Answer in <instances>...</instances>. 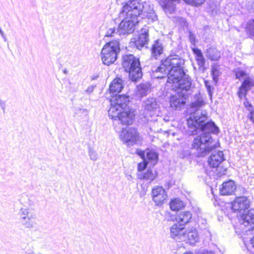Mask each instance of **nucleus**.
<instances>
[{
	"label": "nucleus",
	"mask_w": 254,
	"mask_h": 254,
	"mask_svg": "<svg viewBox=\"0 0 254 254\" xmlns=\"http://www.w3.org/2000/svg\"><path fill=\"white\" fill-rule=\"evenodd\" d=\"M143 4L138 0H129L123 6L121 13L126 16L119 26L123 30L128 31L138 22L137 17L142 13Z\"/></svg>",
	"instance_id": "obj_4"
},
{
	"label": "nucleus",
	"mask_w": 254,
	"mask_h": 254,
	"mask_svg": "<svg viewBox=\"0 0 254 254\" xmlns=\"http://www.w3.org/2000/svg\"><path fill=\"white\" fill-rule=\"evenodd\" d=\"M122 66L128 73L132 81H136L142 77V70L139 59L133 54H126L122 58Z\"/></svg>",
	"instance_id": "obj_5"
},
{
	"label": "nucleus",
	"mask_w": 254,
	"mask_h": 254,
	"mask_svg": "<svg viewBox=\"0 0 254 254\" xmlns=\"http://www.w3.org/2000/svg\"><path fill=\"white\" fill-rule=\"evenodd\" d=\"M170 208L173 211H178L185 207V203L178 198L172 199L169 203Z\"/></svg>",
	"instance_id": "obj_24"
},
{
	"label": "nucleus",
	"mask_w": 254,
	"mask_h": 254,
	"mask_svg": "<svg viewBox=\"0 0 254 254\" xmlns=\"http://www.w3.org/2000/svg\"><path fill=\"white\" fill-rule=\"evenodd\" d=\"M151 195L155 205L158 206H162L168 199L167 191L163 187L160 186L152 189Z\"/></svg>",
	"instance_id": "obj_9"
},
{
	"label": "nucleus",
	"mask_w": 254,
	"mask_h": 254,
	"mask_svg": "<svg viewBox=\"0 0 254 254\" xmlns=\"http://www.w3.org/2000/svg\"><path fill=\"white\" fill-rule=\"evenodd\" d=\"M110 30L111 31V32L110 33H109V32H107L105 35L106 37H111L113 36V34L115 33V29H111Z\"/></svg>",
	"instance_id": "obj_35"
},
{
	"label": "nucleus",
	"mask_w": 254,
	"mask_h": 254,
	"mask_svg": "<svg viewBox=\"0 0 254 254\" xmlns=\"http://www.w3.org/2000/svg\"><path fill=\"white\" fill-rule=\"evenodd\" d=\"M192 51L195 55V61L199 68L204 69L205 60L201 50L197 48H192Z\"/></svg>",
	"instance_id": "obj_21"
},
{
	"label": "nucleus",
	"mask_w": 254,
	"mask_h": 254,
	"mask_svg": "<svg viewBox=\"0 0 254 254\" xmlns=\"http://www.w3.org/2000/svg\"><path fill=\"white\" fill-rule=\"evenodd\" d=\"M163 52L164 48L162 44L158 40L155 41L151 48L152 57L157 59L163 54Z\"/></svg>",
	"instance_id": "obj_16"
},
{
	"label": "nucleus",
	"mask_w": 254,
	"mask_h": 254,
	"mask_svg": "<svg viewBox=\"0 0 254 254\" xmlns=\"http://www.w3.org/2000/svg\"><path fill=\"white\" fill-rule=\"evenodd\" d=\"M179 0H159L158 3L164 10H169L174 7L173 2Z\"/></svg>",
	"instance_id": "obj_25"
},
{
	"label": "nucleus",
	"mask_w": 254,
	"mask_h": 254,
	"mask_svg": "<svg viewBox=\"0 0 254 254\" xmlns=\"http://www.w3.org/2000/svg\"><path fill=\"white\" fill-rule=\"evenodd\" d=\"M190 41L191 43H193V44H195V40L194 38H190Z\"/></svg>",
	"instance_id": "obj_37"
},
{
	"label": "nucleus",
	"mask_w": 254,
	"mask_h": 254,
	"mask_svg": "<svg viewBox=\"0 0 254 254\" xmlns=\"http://www.w3.org/2000/svg\"><path fill=\"white\" fill-rule=\"evenodd\" d=\"M244 98L245 99L244 102L245 107L249 111H250L251 110L254 109L252 103L248 100V98L246 97Z\"/></svg>",
	"instance_id": "obj_31"
},
{
	"label": "nucleus",
	"mask_w": 254,
	"mask_h": 254,
	"mask_svg": "<svg viewBox=\"0 0 254 254\" xmlns=\"http://www.w3.org/2000/svg\"><path fill=\"white\" fill-rule=\"evenodd\" d=\"M204 105V102L202 100H198L193 102H192L190 107L191 108L195 109L196 110L198 109Z\"/></svg>",
	"instance_id": "obj_28"
},
{
	"label": "nucleus",
	"mask_w": 254,
	"mask_h": 254,
	"mask_svg": "<svg viewBox=\"0 0 254 254\" xmlns=\"http://www.w3.org/2000/svg\"><path fill=\"white\" fill-rule=\"evenodd\" d=\"M21 223L25 228H30L33 227L35 223L34 219L28 216L27 211H22L21 214Z\"/></svg>",
	"instance_id": "obj_23"
},
{
	"label": "nucleus",
	"mask_w": 254,
	"mask_h": 254,
	"mask_svg": "<svg viewBox=\"0 0 254 254\" xmlns=\"http://www.w3.org/2000/svg\"><path fill=\"white\" fill-rule=\"evenodd\" d=\"M145 161L151 166L155 165L158 161V154L153 150L147 149Z\"/></svg>",
	"instance_id": "obj_22"
},
{
	"label": "nucleus",
	"mask_w": 254,
	"mask_h": 254,
	"mask_svg": "<svg viewBox=\"0 0 254 254\" xmlns=\"http://www.w3.org/2000/svg\"><path fill=\"white\" fill-rule=\"evenodd\" d=\"M123 87V80L120 77H116L111 82L109 91L113 94H117L122 91Z\"/></svg>",
	"instance_id": "obj_15"
},
{
	"label": "nucleus",
	"mask_w": 254,
	"mask_h": 254,
	"mask_svg": "<svg viewBox=\"0 0 254 254\" xmlns=\"http://www.w3.org/2000/svg\"><path fill=\"white\" fill-rule=\"evenodd\" d=\"M119 137L120 139L127 145H134L141 140L139 132L135 127L123 128Z\"/></svg>",
	"instance_id": "obj_8"
},
{
	"label": "nucleus",
	"mask_w": 254,
	"mask_h": 254,
	"mask_svg": "<svg viewBox=\"0 0 254 254\" xmlns=\"http://www.w3.org/2000/svg\"><path fill=\"white\" fill-rule=\"evenodd\" d=\"M237 190V185L232 180L224 182L219 189V193L221 195L227 196L235 194Z\"/></svg>",
	"instance_id": "obj_13"
},
{
	"label": "nucleus",
	"mask_w": 254,
	"mask_h": 254,
	"mask_svg": "<svg viewBox=\"0 0 254 254\" xmlns=\"http://www.w3.org/2000/svg\"><path fill=\"white\" fill-rule=\"evenodd\" d=\"M198 239V234L196 229H192L189 231L186 230L185 236L182 241H187L190 244H193L197 242Z\"/></svg>",
	"instance_id": "obj_19"
},
{
	"label": "nucleus",
	"mask_w": 254,
	"mask_h": 254,
	"mask_svg": "<svg viewBox=\"0 0 254 254\" xmlns=\"http://www.w3.org/2000/svg\"><path fill=\"white\" fill-rule=\"evenodd\" d=\"M251 201L248 197L245 196H236L231 202V208L234 212H242L249 209L250 207Z\"/></svg>",
	"instance_id": "obj_10"
},
{
	"label": "nucleus",
	"mask_w": 254,
	"mask_h": 254,
	"mask_svg": "<svg viewBox=\"0 0 254 254\" xmlns=\"http://www.w3.org/2000/svg\"><path fill=\"white\" fill-rule=\"evenodd\" d=\"M224 160V155L221 151L212 154L207 160L208 165L210 168L215 169L216 174L219 177L225 175L227 170V168L222 165Z\"/></svg>",
	"instance_id": "obj_7"
},
{
	"label": "nucleus",
	"mask_w": 254,
	"mask_h": 254,
	"mask_svg": "<svg viewBox=\"0 0 254 254\" xmlns=\"http://www.w3.org/2000/svg\"><path fill=\"white\" fill-rule=\"evenodd\" d=\"M183 254H193L192 252H187Z\"/></svg>",
	"instance_id": "obj_38"
},
{
	"label": "nucleus",
	"mask_w": 254,
	"mask_h": 254,
	"mask_svg": "<svg viewBox=\"0 0 254 254\" xmlns=\"http://www.w3.org/2000/svg\"><path fill=\"white\" fill-rule=\"evenodd\" d=\"M204 84L206 86V88L207 89V90L209 93V95H211L212 93V88L211 86L208 84V81H205Z\"/></svg>",
	"instance_id": "obj_33"
},
{
	"label": "nucleus",
	"mask_w": 254,
	"mask_h": 254,
	"mask_svg": "<svg viewBox=\"0 0 254 254\" xmlns=\"http://www.w3.org/2000/svg\"><path fill=\"white\" fill-rule=\"evenodd\" d=\"M148 42V32L144 31L139 34L137 38L135 39L133 43L135 47L140 49L144 45L147 44Z\"/></svg>",
	"instance_id": "obj_17"
},
{
	"label": "nucleus",
	"mask_w": 254,
	"mask_h": 254,
	"mask_svg": "<svg viewBox=\"0 0 254 254\" xmlns=\"http://www.w3.org/2000/svg\"><path fill=\"white\" fill-rule=\"evenodd\" d=\"M185 61L179 55L171 54L160 61L156 71L167 75V83L176 86L175 94L170 97V107L180 110L186 105L189 96L187 92L190 89V78L184 69Z\"/></svg>",
	"instance_id": "obj_1"
},
{
	"label": "nucleus",
	"mask_w": 254,
	"mask_h": 254,
	"mask_svg": "<svg viewBox=\"0 0 254 254\" xmlns=\"http://www.w3.org/2000/svg\"><path fill=\"white\" fill-rule=\"evenodd\" d=\"M185 231V226L179 223L176 222L170 227L171 237L176 241H182Z\"/></svg>",
	"instance_id": "obj_14"
},
{
	"label": "nucleus",
	"mask_w": 254,
	"mask_h": 254,
	"mask_svg": "<svg viewBox=\"0 0 254 254\" xmlns=\"http://www.w3.org/2000/svg\"><path fill=\"white\" fill-rule=\"evenodd\" d=\"M158 176V173L157 171H153L148 168L145 172L138 175V178L140 180H146L149 181V182H152L155 180Z\"/></svg>",
	"instance_id": "obj_18"
},
{
	"label": "nucleus",
	"mask_w": 254,
	"mask_h": 254,
	"mask_svg": "<svg viewBox=\"0 0 254 254\" xmlns=\"http://www.w3.org/2000/svg\"><path fill=\"white\" fill-rule=\"evenodd\" d=\"M64 73H66V70H64Z\"/></svg>",
	"instance_id": "obj_39"
},
{
	"label": "nucleus",
	"mask_w": 254,
	"mask_h": 254,
	"mask_svg": "<svg viewBox=\"0 0 254 254\" xmlns=\"http://www.w3.org/2000/svg\"><path fill=\"white\" fill-rule=\"evenodd\" d=\"M120 43L119 39H114L106 43L101 51V57L104 64L109 65L117 60L120 52Z\"/></svg>",
	"instance_id": "obj_6"
},
{
	"label": "nucleus",
	"mask_w": 254,
	"mask_h": 254,
	"mask_svg": "<svg viewBox=\"0 0 254 254\" xmlns=\"http://www.w3.org/2000/svg\"><path fill=\"white\" fill-rule=\"evenodd\" d=\"M254 87V79L251 76L246 77L238 88L237 95L240 99L247 96L248 91Z\"/></svg>",
	"instance_id": "obj_12"
},
{
	"label": "nucleus",
	"mask_w": 254,
	"mask_h": 254,
	"mask_svg": "<svg viewBox=\"0 0 254 254\" xmlns=\"http://www.w3.org/2000/svg\"><path fill=\"white\" fill-rule=\"evenodd\" d=\"M187 124L190 128L196 131L205 132L197 136L191 144V148L198 151V157H204L219 147V142L214 141L209 134H217L219 132V128L212 121H208L206 115L201 114L197 117L190 116L187 120Z\"/></svg>",
	"instance_id": "obj_2"
},
{
	"label": "nucleus",
	"mask_w": 254,
	"mask_h": 254,
	"mask_svg": "<svg viewBox=\"0 0 254 254\" xmlns=\"http://www.w3.org/2000/svg\"><path fill=\"white\" fill-rule=\"evenodd\" d=\"M129 101L128 95H116L113 100L111 101L108 110L109 118L114 121H119L123 126L131 125L135 120L136 115L135 110L127 105Z\"/></svg>",
	"instance_id": "obj_3"
},
{
	"label": "nucleus",
	"mask_w": 254,
	"mask_h": 254,
	"mask_svg": "<svg viewBox=\"0 0 254 254\" xmlns=\"http://www.w3.org/2000/svg\"><path fill=\"white\" fill-rule=\"evenodd\" d=\"M192 218V214L189 211H186L178 214L176 217V220L177 223L181 224H184V226L189 223Z\"/></svg>",
	"instance_id": "obj_20"
},
{
	"label": "nucleus",
	"mask_w": 254,
	"mask_h": 254,
	"mask_svg": "<svg viewBox=\"0 0 254 254\" xmlns=\"http://www.w3.org/2000/svg\"><path fill=\"white\" fill-rule=\"evenodd\" d=\"M211 75L213 80L216 83L218 81V76L220 75V72L217 67H212L211 70Z\"/></svg>",
	"instance_id": "obj_29"
},
{
	"label": "nucleus",
	"mask_w": 254,
	"mask_h": 254,
	"mask_svg": "<svg viewBox=\"0 0 254 254\" xmlns=\"http://www.w3.org/2000/svg\"><path fill=\"white\" fill-rule=\"evenodd\" d=\"M236 79L240 80L242 78L248 77V73L241 68H237L233 71Z\"/></svg>",
	"instance_id": "obj_26"
},
{
	"label": "nucleus",
	"mask_w": 254,
	"mask_h": 254,
	"mask_svg": "<svg viewBox=\"0 0 254 254\" xmlns=\"http://www.w3.org/2000/svg\"><path fill=\"white\" fill-rule=\"evenodd\" d=\"M250 242L253 247L254 248V236L252 238V239L250 240Z\"/></svg>",
	"instance_id": "obj_36"
},
{
	"label": "nucleus",
	"mask_w": 254,
	"mask_h": 254,
	"mask_svg": "<svg viewBox=\"0 0 254 254\" xmlns=\"http://www.w3.org/2000/svg\"><path fill=\"white\" fill-rule=\"evenodd\" d=\"M135 153L142 159V160H145L146 153L145 151L141 149H137Z\"/></svg>",
	"instance_id": "obj_32"
},
{
	"label": "nucleus",
	"mask_w": 254,
	"mask_h": 254,
	"mask_svg": "<svg viewBox=\"0 0 254 254\" xmlns=\"http://www.w3.org/2000/svg\"><path fill=\"white\" fill-rule=\"evenodd\" d=\"M248 118L253 124H254V109L250 110V114L248 116Z\"/></svg>",
	"instance_id": "obj_34"
},
{
	"label": "nucleus",
	"mask_w": 254,
	"mask_h": 254,
	"mask_svg": "<svg viewBox=\"0 0 254 254\" xmlns=\"http://www.w3.org/2000/svg\"><path fill=\"white\" fill-rule=\"evenodd\" d=\"M148 165V164L145 161V160H142V161H141L137 164V171L139 172H142L145 169H146Z\"/></svg>",
	"instance_id": "obj_30"
},
{
	"label": "nucleus",
	"mask_w": 254,
	"mask_h": 254,
	"mask_svg": "<svg viewBox=\"0 0 254 254\" xmlns=\"http://www.w3.org/2000/svg\"><path fill=\"white\" fill-rule=\"evenodd\" d=\"M187 4L193 6H199L203 4L206 0H184Z\"/></svg>",
	"instance_id": "obj_27"
},
{
	"label": "nucleus",
	"mask_w": 254,
	"mask_h": 254,
	"mask_svg": "<svg viewBox=\"0 0 254 254\" xmlns=\"http://www.w3.org/2000/svg\"><path fill=\"white\" fill-rule=\"evenodd\" d=\"M241 224L247 228L249 231H254V209H249L242 212L238 216Z\"/></svg>",
	"instance_id": "obj_11"
}]
</instances>
